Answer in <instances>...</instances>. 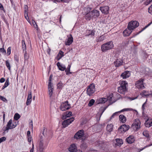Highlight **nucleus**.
<instances>
[{"instance_id":"nucleus-32","label":"nucleus","mask_w":152,"mask_h":152,"mask_svg":"<svg viewBox=\"0 0 152 152\" xmlns=\"http://www.w3.org/2000/svg\"><path fill=\"white\" fill-rule=\"evenodd\" d=\"M140 95L142 97H147L148 96L150 95V94L148 91H143L141 93H140Z\"/></svg>"},{"instance_id":"nucleus-35","label":"nucleus","mask_w":152,"mask_h":152,"mask_svg":"<svg viewBox=\"0 0 152 152\" xmlns=\"http://www.w3.org/2000/svg\"><path fill=\"white\" fill-rule=\"evenodd\" d=\"M142 134L143 136L147 138L149 136V132L146 130H144L142 133Z\"/></svg>"},{"instance_id":"nucleus-42","label":"nucleus","mask_w":152,"mask_h":152,"mask_svg":"<svg viewBox=\"0 0 152 152\" xmlns=\"http://www.w3.org/2000/svg\"><path fill=\"white\" fill-rule=\"evenodd\" d=\"M80 147L83 149H85L87 148V145L86 143L83 142L81 144Z\"/></svg>"},{"instance_id":"nucleus-30","label":"nucleus","mask_w":152,"mask_h":152,"mask_svg":"<svg viewBox=\"0 0 152 152\" xmlns=\"http://www.w3.org/2000/svg\"><path fill=\"white\" fill-rule=\"evenodd\" d=\"M132 110H133V109L132 108H124L120 111H119L118 112H117V113L115 114V115L117 116V115H118L119 113H120L121 112H124V111H131Z\"/></svg>"},{"instance_id":"nucleus-12","label":"nucleus","mask_w":152,"mask_h":152,"mask_svg":"<svg viewBox=\"0 0 152 152\" xmlns=\"http://www.w3.org/2000/svg\"><path fill=\"white\" fill-rule=\"evenodd\" d=\"M129 128V126L128 125H126L124 124L121 126L120 128L118 129V130L121 132H125L128 130Z\"/></svg>"},{"instance_id":"nucleus-11","label":"nucleus","mask_w":152,"mask_h":152,"mask_svg":"<svg viewBox=\"0 0 152 152\" xmlns=\"http://www.w3.org/2000/svg\"><path fill=\"white\" fill-rule=\"evenodd\" d=\"M84 134V131L83 130H80L78 131L75 135L74 138L76 139H80L83 136Z\"/></svg>"},{"instance_id":"nucleus-62","label":"nucleus","mask_w":152,"mask_h":152,"mask_svg":"<svg viewBox=\"0 0 152 152\" xmlns=\"http://www.w3.org/2000/svg\"><path fill=\"white\" fill-rule=\"evenodd\" d=\"M55 1L58 2H60L61 1L67 2H68V0H54Z\"/></svg>"},{"instance_id":"nucleus-36","label":"nucleus","mask_w":152,"mask_h":152,"mask_svg":"<svg viewBox=\"0 0 152 152\" xmlns=\"http://www.w3.org/2000/svg\"><path fill=\"white\" fill-rule=\"evenodd\" d=\"M22 49L23 50H26V46L25 40H23L22 41Z\"/></svg>"},{"instance_id":"nucleus-38","label":"nucleus","mask_w":152,"mask_h":152,"mask_svg":"<svg viewBox=\"0 0 152 152\" xmlns=\"http://www.w3.org/2000/svg\"><path fill=\"white\" fill-rule=\"evenodd\" d=\"M20 118V115L18 113H16L14 115V119L15 120L17 121Z\"/></svg>"},{"instance_id":"nucleus-15","label":"nucleus","mask_w":152,"mask_h":152,"mask_svg":"<svg viewBox=\"0 0 152 152\" xmlns=\"http://www.w3.org/2000/svg\"><path fill=\"white\" fill-rule=\"evenodd\" d=\"M95 31L94 30H87L86 34L85 35V37H93L94 36Z\"/></svg>"},{"instance_id":"nucleus-10","label":"nucleus","mask_w":152,"mask_h":152,"mask_svg":"<svg viewBox=\"0 0 152 152\" xmlns=\"http://www.w3.org/2000/svg\"><path fill=\"white\" fill-rule=\"evenodd\" d=\"M69 104L68 101L62 103L60 106V109L62 111L69 109L70 108Z\"/></svg>"},{"instance_id":"nucleus-24","label":"nucleus","mask_w":152,"mask_h":152,"mask_svg":"<svg viewBox=\"0 0 152 152\" xmlns=\"http://www.w3.org/2000/svg\"><path fill=\"white\" fill-rule=\"evenodd\" d=\"M77 150V147L75 144H72L69 148V151L71 152H75Z\"/></svg>"},{"instance_id":"nucleus-45","label":"nucleus","mask_w":152,"mask_h":152,"mask_svg":"<svg viewBox=\"0 0 152 152\" xmlns=\"http://www.w3.org/2000/svg\"><path fill=\"white\" fill-rule=\"evenodd\" d=\"M6 63V65L8 69L9 70H10V64L9 63L8 61V60H7L5 61Z\"/></svg>"},{"instance_id":"nucleus-39","label":"nucleus","mask_w":152,"mask_h":152,"mask_svg":"<svg viewBox=\"0 0 152 152\" xmlns=\"http://www.w3.org/2000/svg\"><path fill=\"white\" fill-rule=\"evenodd\" d=\"M63 86V84L61 82H60L57 84V87L58 89H61Z\"/></svg>"},{"instance_id":"nucleus-53","label":"nucleus","mask_w":152,"mask_h":152,"mask_svg":"<svg viewBox=\"0 0 152 152\" xmlns=\"http://www.w3.org/2000/svg\"><path fill=\"white\" fill-rule=\"evenodd\" d=\"M14 59L15 61H16L18 63L19 61L18 58V56L16 55H15L14 57Z\"/></svg>"},{"instance_id":"nucleus-55","label":"nucleus","mask_w":152,"mask_h":152,"mask_svg":"<svg viewBox=\"0 0 152 152\" xmlns=\"http://www.w3.org/2000/svg\"><path fill=\"white\" fill-rule=\"evenodd\" d=\"M52 78V77L51 75H50L49 77V82L48 83V85L51 84V85H53V84L51 83Z\"/></svg>"},{"instance_id":"nucleus-3","label":"nucleus","mask_w":152,"mask_h":152,"mask_svg":"<svg viewBox=\"0 0 152 152\" xmlns=\"http://www.w3.org/2000/svg\"><path fill=\"white\" fill-rule=\"evenodd\" d=\"M100 13L99 11L96 10H94L91 11V13L87 16L88 17V20H89L92 18H96L99 16Z\"/></svg>"},{"instance_id":"nucleus-31","label":"nucleus","mask_w":152,"mask_h":152,"mask_svg":"<svg viewBox=\"0 0 152 152\" xmlns=\"http://www.w3.org/2000/svg\"><path fill=\"white\" fill-rule=\"evenodd\" d=\"M116 145L118 146H120L123 143L122 140L121 139H116Z\"/></svg>"},{"instance_id":"nucleus-4","label":"nucleus","mask_w":152,"mask_h":152,"mask_svg":"<svg viewBox=\"0 0 152 152\" xmlns=\"http://www.w3.org/2000/svg\"><path fill=\"white\" fill-rule=\"evenodd\" d=\"M95 91V86L94 84H91L87 87L86 91L88 95L89 96L92 95Z\"/></svg>"},{"instance_id":"nucleus-58","label":"nucleus","mask_w":152,"mask_h":152,"mask_svg":"<svg viewBox=\"0 0 152 152\" xmlns=\"http://www.w3.org/2000/svg\"><path fill=\"white\" fill-rule=\"evenodd\" d=\"M152 23V21L150 23H148V25H146L143 28V29L142 30V31H141H141H142L145 30V28H147L148 26H150L151 24Z\"/></svg>"},{"instance_id":"nucleus-8","label":"nucleus","mask_w":152,"mask_h":152,"mask_svg":"<svg viewBox=\"0 0 152 152\" xmlns=\"http://www.w3.org/2000/svg\"><path fill=\"white\" fill-rule=\"evenodd\" d=\"M74 118L72 117L64 120L62 122V125L64 128H65L69 125L74 120Z\"/></svg>"},{"instance_id":"nucleus-54","label":"nucleus","mask_w":152,"mask_h":152,"mask_svg":"<svg viewBox=\"0 0 152 152\" xmlns=\"http://www.w3.org/2000/svg\"><path fill=\"white\" fill-rule=\"evenodd\" d=\"M148 12L151 14H152V4L148 9Z\"/></svg>"},{"instance_id":"nucleus-59","label":"nucleus","mask_w":152,"mask_h":152,"mask_svg":"<svg viewBox=\"0 0 152 152\" xmlns=\"http://www.w3.org/2000/svg\"><path fill=\"white\" fill-rule=\"evenodd\" d=\"M11 47H9L7 49V54H8V55H9L11 53Z\"/></svg>"},{"instance_id":"nucleus-49","label":"nucleus","mask_w":152,"mask_h":152,"mask_svg":"<svg viewBox=\"0 0 152 152\" xmlns=\"http://www.w3.org/2000/svg\"><path fill=\"white\" fill-rule=\"evenodd\" d=\"M27 99H32L31 92L30 91H29L28 92V95Z\"/></svg>"},{"instance_id":"nucleus-41","label":"nucleus","mask_w":152,"mask_h":152,"mask_svg":"<svg viewBox=\"0 0 152 152\" xmlns=\"http://www.w3.org/2000/svg\"><path fill=\"white\" fill-rule=\"evenodd\" d=\"M4 45L3 46V48H0V52L4 55H5L6 53V51L4 49Z\"/></svg>"},{"instance_id":"nucleus-29","label":"nucleus","mask_w":152,"mask_h":152,"mask_svg":"<svg viewBox=\"0 0 152 152\" xmlns=\"http://www.w3.org/2000/svg\"><path fill=\"white\" fill-rule=\"evenodd\" d=\"M119 118L120 121L122 123H125L126 121V117L123 115H120Z\"/></svg>"},{"instance_id":"nucleus-56","label":"nucleus","mask_w":152,"mask_h":152,"mask_svg":"<svg viewBox=\"0 0 152 152\" xmlns=\"http://www.w3.org/2000/svg\"><path fill=\"white\" fill-rule=\"evenodd\" d=\"M149 69L148 68L145 69L143 71L145 75H147Z\"/></svg>"},{"instance_id":"nucleus-17","label":"nucleus","mask_w":152,"mask_h":152,"mask_svg":"<svg viewBox=\"0 0 152 152\" xmlns=\"http://www.w3.org/2000/svg\"><path fill=\"white\" fill-rule=\"evenodd\" d=\"M130 75V72L129 71H126L122 73L121 76L123 79H126L129 77Z\"/></svg>"},{"instance_id":"nucleus-57","label":"nucleus","mask_w":152,"mask_h":152,"mask_svg":"<svg viewBox=\"0 0 152 152\" xmlns=\"http://www.w3.org/2000/svg\"><path fill=\"white\" fill-rule=\"evenodd\" d=\"M11 123L12 124H10V125L11 126H12V124H14L15 125V126H16H16H17V123H18V122H16V121H12V120H11Z\"/></svg>"},{"instance_id":"nucleus-37","label":"nucleus","mask_w":152,"mask_h":152,"mask_svg":"<svg viewBox=\"0 0 152 152\" xmlns=\"http://www.w3.org/2000/svg\"><path fill=\"white\" fill-rule=\"evenodd\" d=\"M113 96V95L112 94H110L107 96V100H109L110 103H113V102H112V98Z\"/></svg>"},{"instance_id":"nucleus-43","label":"nucleus","mask_w":152,"mask_h":152,"mask_svg":"<svg viewBox=\"0 0 152 152\" xmlns=\"http://www.w3.org/2000/svg\"><path fill=\"white\" fill-rule=\"evenodd\" d=\"M142 117L143 118L146 120H147L148 118H149L147 115L146 114L144 113V111L142 112Z\"/></svg>"},{"instance_id":"nucleus-7","label":"nucleus","mask_w":152,"mask_h":152,"mask_svg":"<svg viewBox=\"0 0 152 152\" xmlns=\"http://www.w3.org/2000/svg\"><path fill=\"white\" fill-rule=\"evenodd\" d=\"M144 79H141L137 81L135 83V86L138 89H142L144 88L143 85Z\"/></svg>"},{"instance_id":"nucleus-16","label":"nucleus","mask_w":152,"mask_h":152,"mask_svg":"<svg viewBox=\"0 0 152 152\" xmlns=\"http://www.w3.org/2000/svg\"><path fill=\"white\" fill-rule=\"evenodd\" d=\"M145 126L147 128H149L152 126V118H148L145 120Z\"/></svg>"},{"instance_id":"nucleus-63","label":"nucleus","mask_w":152,"mask_h":152,"mask_svg":"<svg viewBox=\"0 0 152 152\" xmlns=\"http://www.w3.org/2000/svg\"><path fill=\"white\" fill-rule=\"evenodd\" d=\"M71 66L70 65H69L67 67V69L65 70V71H70Z\"/></svg>"},{"instance_id":"nucleus-47","label":"nucleus","mask_w":152,"mask_h":152,"mask_svg":"<svg viewBox=\"0 0 152 152\" xmlns=\"http://www.w3.org/2000/svg\"><path fill=\"white\" fill-rule=\"evenodd\" d=\"M147 99H146V101L142 104V109L143 110V112H144L145 109V105L146 104L147 102Z\"/></svg>"},{"instance_id":"nucleus-52","label":"nucleus","mask_w":152,"mask_h":152,"mask_svg":"<svg viewBox=\"0 0 152 152\" xmlns=\"http://www.w3.org/2000/svg\"><path fill=\"white\" fill-rule=\"evenodd\" d=\"M32 99H27L26 102V104L27 105H29L31 103V102Z\"/></svg>"},{"instance_id":"nucleus-34","label":"nucleus","mask_w":152,"mask_h":152,"mask_svg":"<svg viewBox=\"0 0 152 152\" xmlns=\"http://www.w3.org/2000/svg\"><path fill=\"white\" fill-rule=\"evenodd\" d=\"M106 109V108H101V109H104L102 111L101 113H98L96 115L97 117V121H99L100 119V118L101 117V116L102 115V114L104 112V111L105 109Z\"/></svg>"},{"instance_id":"nucleus-27","label":"nucleus","mask_w":152,"mask_h":152,"mask_svg":"<svg viewBox=\"0 0 152 152\" xmlns=\"http://www.w3.org/2000/svg\"><path fill=\"white\" fill-rule=\"evenodd\" d=\"M72 115V113L71 112H66L63 116V119H66L67 118L69 117Z\"/></svg>"},{"instance_id":"nucleus-19","label":"nucleus","mask_w":152,"mask_h":152,"mask_svg":"<svg viewBox=\"0 0 152 152\" xmlns=\"http://www.w3.org/2000/svg\"><path fill=\"white\" fill-rule=\"evenodd\" d=\"M132 31L131 29H129V28L127 27V28L125 29L123 31L124 35L125 36H129Z\"/></svg>"},{"instance_id":"nucleus-5","label":"nucleus","mask_w":152,"mask_h":152,"mask_svg":"<svg viewBox=\"0 0 152 152\" xmlns=\"http://www.w3.org/2000/svg\"><path fill=\"white\" fill-rule=\"evenodd\" d=\"M139 25V23L136 20L132 21L129 23L128 27L133 31L134 28L137 27Z\"/></svg>"},{"instance_id":"nucleus-21","label":"nucleus","mask_w":152,"mask_h":152,"mask_svg":"<svg viewBox=\"0 0 152 152\" xmlns=\"http://www.w3.org/2000/svg\"><path fill=\"white\" fill-rule=\"evenodd\" d=\"M91 8L88 7L85 8L84 9V10L85 12V13L86 14L85 18L87 20H88V18L87 16L88 14H89L90 13H91Z\"/></svg>"},{"instance_id":"nucleus-28","label":"nucleus","mask_w":152,"mask_h":152,"mask_svg":"<svg viewBox=\"0 0 152 152\" xmlns=\"http://www.w3.org/2000/svg\"><path fill=\"white\" fill-rule=\"evenodd\" d=\"M105 39V36L104 35H102L97 38L96 41L97 42H100L104 40Z\"/></svg>"},{"instance_id":"nucleus-2","label":"nucleus","mask_w":152,"mask_h":152,"mask_svg":"<svg viewBox=\"0 0 152 152\" xmlns=\"http://www.w3.org/2000/svg\"><path fill=\"white\" fill-rule=\"evenodd\" d=\"M114 45L113 41H110L101 45V50L103 52H106L109 50L112 49Z\"/></svg>"},{"instance_id":"nucleus-22","label":"nucleus","mask_w":152,"mask_h":152,"mask_svg":"<svg viewBox=\"0 0 152 152\" xmlns=\"http://www.w3.org/2000/svg\"><path fill=\"white\" fill-rule=\"evenodd\" d=\"M123 61L121 59H117L114 63L116 67H118L122 64Z\"/></svg>"},{"instance_id":"nucleus-13","label":"nucleus","mask_w":152,"mask_h":152,"mask_svg":"<svg viewBox=\"0 0 152 152\" xmlns=\"http://www.w3.org/2000/svg\"><path fill=\"white\" fill-rule=\"evenodd\" d=\"M67 37L68 38L66 40L65 44L66 45H69L73 42V38L71 34L68 35Z\"/></svg>"},{"instance_id":"nucleus-44","label":"nucleus","mask_w":152,"mask_h":152,"mask_svg":"<svg viewBox=\"0 0 152 152\" xmlns=\"http://www.w3.org/2000/svg\"><path fill=\"white\" fill-rule=\"evenodd\" d=\"M28 7L27 5H25L24 6L25 14H26L27 16H28Z\"/></svg>"},{"instance_id":"nucleus-25","label":"nucleus","mask_w":152,"mask_h":152,"mask_svg":"<svg viewBox=\"0 0 152 152\" xmlns=\"http://www.w3.org/2000/svg\"><path fill=\"white\" fill-rule=\"evenodd\" d=\"M107 101V98H101L97 100L96 102L98 104H103L105 103Z\"/></svg>"},{"instance_id":"nucleus-6","label":"nucleus","mask_w":152,"mask_h":152,"mask_svg":"<svg viewBox=\"0 0 152 152\" xmlns=\"http://www.w3.org/2000/svg\"><path fill=\"white\" fill-rule=\"evenodd\" d=\"M11 119L7 123V127L4 126L2 128V130L4 132H8V131L10 129H12L16 127L15 125L13 124L12 126L10 125V124H12L11 123Z\"/></svg>"},{"instance_id":"nucleus-1","label":"nucleus","mask_w":152,"mask_h":152,"mask_svg":"<svg viewBox=\"0 0 152 152\" xmlns=\"http://www.w3.org/2000/svg\"><path fill=\"white\" fill-rule=\"evenodd\" d=\"M119 84L120 86L118 88V91L120 93L124 94L127 91V82L125 80H122L120 81Z\"/></svg>"},{"instance_id":"nucleus-48","label":"nucleus","mask_w":152,"mask_h":152,"mask_svg":"<svg viewBox=\"0 0 152 152\" xmlns=\"http://www.w3.org/2000/svg\"><path fill=\"white\" fill-rule=\"evenodd\" d=\"M0 99L4 102H7V100L6 98L3 96H2L0 95Z\"/></svg>"},{"instance_id":"nucleus-18","label":"nucleus","mask_w":152,"mask_h":152,"mask_svg":"<svg viewBox=\"0 0 152 152\" xmlns=\"http://www.w3.org/2000/svg\"><path fill=\"white\" fill-rule=\"evenodd\" d=\"M126 140L128 143L131 144L134 142L135 139L134 136L130 135L128 137L126 138Z\"/></svg>"},{"instance_id":"nucleus-40","label":"nucleus","mask_w":152,"mask_h":152,"mask_svg":"<svg viewBox=\"0 0 152 152\" xmlns=\"http://www.w3.org/2000/svg\"><path fill=\"white\" fill-rule=\"evenodd\" d=\"M94 102H95V101L94 99H91L89 102L88 104V106L89 107L91 106L94 104Z\"/></svg>"},{"instance_id":"nucleus-26","label":"nucleus","mask_w":152,"mask_h":152,"mask_svg":"<svg viewBox=\"0 0 152 152\" xmlns=\"http://www.w3.org/2000/svg\"><path fill=\"white\" fill-rule=\"evenodd\" d=\"M43 142L42 141H40L38 147L37 148V151L38 152H42L43 151Z\"/></svg>"},{"instance_id":"nucleus-61","label":"nucleus","mask_w":152,"mask_h":152,"mask_svg":"<svg viewBox=\"0 0 152 152\" xmlns=\"http://www.w3.org/2000/svg\"><path fill=\"white\" fill-rule=\"evenodd\" d=\"M24 59L25 60H27L28 58V55L27 54L26 52L24 54Z\"/></svg>"},{"instance_id":"nucleus-33","label":"nucleus","mask_w":152,"mask_h":152,"mask_svg":"<svg viewBox=\"0 0 152 152\" xmlns=\"http://www.w3.org/2000/svg\"><path fill=\"white\" fill-rule=\"evenodd\" d=\"M113 128V125L112 124L108 125L107 127V130L109 132L112 131Z\"/></svg>"},{"instance_id":"nucleus-14","label":"nucleus","mask_w":152,"mask_h":152,"mask_svg":"<svg viewBox=\"0 0 152 152\" xmlns=\"http://www.w3.org/2000/svg\"><path fill=\"white\" fill-rule=\"evenodd\" d=\"M99 9L102 13L107 14L109 13V7L107 6L100 7Z\"/></svg>"},{"instance_id":"nucleus-46","label":"nucleus","mask_w":152,"mask_h":152,"mask_svg":"<svg viewBox=\"0 0 152 152\" xmlns=\"http://www.w3.org/2000/svg\"><path fill=\"white\" fill-rule=\"evenodd\" d=\"M31 24H32L31 25H33L35 28L37 27V26L36 22L34 20H32V22L31 23Z\"/></svg>"},{"instance_id":"nucleus-50","label":"nucleus","mask_w":152,"mask_h":152,"mask_svg":"<svg viewBox=\"0 0 152 152\" xmlns=\"http://www.w3.org/2000/svg\"><path fill=\"white\" fill-rule=\"evenodd\" d=\"M6 140V138L5 137H3L0 138V144Z\"/></svg>"},{"instance_id":"nucleus-20","label":"nucleus","mask_w":152,"mask_h":152,"mask_svg":"<svg viewBox=\"0 0 152 152\" xmlns=\"http://www.w3.org/2000/svg\"><path fill=\"white\" fill-rule=\"evenodd\" d=\"M57 66L58 69L61 71H64L66 69V67L64 65L61 64L59 62L57 63Z\"/></svg>"},{"instance_id":"nucleus-51","label":"nucleus","mask_w":152,"mask_h":152,"mask_svg":"<svg viewBox=\"0 0 152 152\" xmlns=\"http://www.w3.org/2000/svg\"><path fill=\"white\" fill-rule=\"evenodd\" d=\"M28 141L29 143V144H31V142L32 140V137L31 136H27Z\"/></svg>"},{"instance_id":"nucleus-60","label":"nucleus","mask_w":152,"mask_h":152,"mask_svg":"<svg viewBox=\"0 0 152 152\" xmlns=\"http://www.w3.org/2000/svg\"><path fill=\"white\" fill-rule=\"evenodd\" d=\"M26 14H25V17L26 18V20H27V21H28V23H30V24L31 25L32 24H31V22L30 21L29 19V18H28V16H27V15L26 16Z\"/></svg>"},{"instance_id":"nucleus-64","label":"nucleus","mask_w":152,"mask_h":152,"mask_svg":"<svg viewBox=\"0 0 152 152\" xmlns=\"http://www.w3.org/2000/svg\"><path fill=\"white\" fill-rule=\"evenodd\" d=\"M0 10H2L4 11V7L1 3H0Z\"/></svg>"},{"instance_id":"nucleus-23","label":"nucleus","mask_w":152,"mask_h":152,"mask_svg":"<svg viewBox=\"0 0 152 152\" xmlns=\"http://www.w3.org/2000/svg\"><path fill=\"white\" fill-rule=\"evenodd\" d=\"M48 89L49 95L50 96V97H51L53 94V85H48Z\"/></svg>"},{"instance_id":"nucleus-9","label":"nucleus","mask_w":152,"mask_h":152,"mask_svg":"<svg viewBox=\"0 0 152 152\" xmlns=\"http://www.w3.org/2000/svg\"><path fill=\"white\" fill-rule=\"evenodd\" d=\"M140 122L138 119H136L132 124V127L134 130H137L140 128Z\"/></svg>"}]
</instances>
